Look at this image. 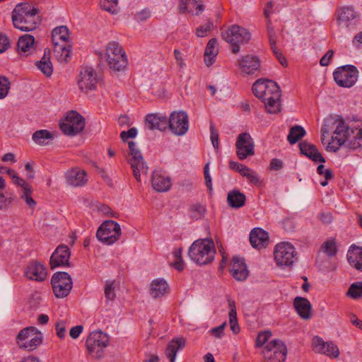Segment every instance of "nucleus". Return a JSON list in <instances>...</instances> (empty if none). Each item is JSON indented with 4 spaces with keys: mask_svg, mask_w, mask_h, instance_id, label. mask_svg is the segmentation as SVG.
Listing matches in <instances>:
<instances>
[{
    "mask_svg": "<svg viewBox=\"0 0 362 362\" xmlns=\"http://www.w3.org/2000/svg\"><path fill=\"white\" fill-rule=\"evenodd\" d=\"M40 332L34 327H28L21 329L16 337L17 343L25 342Z\"/></svg>",
    "mask_w": 362,
    "mask_h": 362,
    "instance_id": "79ce46f5",
    "label": "nucleus"
},
{
    "mask_svg": "<svg viewBox=\"0 0 362 362\" xmlns=\"http://www.w3.org/2000/svg\"><path fill=\"white\" fill-rule=\"evenodd\" d=\"M267 33L270 46L276 45L277 36L273 27L267 25Z\"/></svg>",
    "mask_w": 362,
    "mask_h": 362,
    "instance_id": "0e129e2a",
    "label": "nucleus"
},
{
    "mask_svg": "<svg viewBox=\"0 0 362 362\" xmlns=\"http://www.w3.org/2000/svg\"><path fill=\"white\" fill-rule=\"evenodd\" d=\"M106 61L109 68L114 71H124L128 64V59L123 47L117 42L107 44Z\"/></svg>",
    "mask_w": 362,
    "mask_h": 362,
    "instance_id": "39448f33",
    "label": "nucleus"
},
{
    "mask_svg": "<svg viewBox=\"0 0 362 362\" xmlns=\"http://www.w3.org/2000/svg\"><path fill=\"white\" fill-rule=\"evenodd\" d=\"M35 43V37L32 35L25 34L21 36L17 42L18 52H27L30 51V48Z\"/></svg>",
    "mask_w": 362,
    "mask_h": 362,
    "instance_id": "c9c22d12",
    "label": "nucleus"
},
{
    "mask_svg": "<svg viewBox=\"0 0 362 362\" xmlns=\"http://www.w3.org/2000/svg\"><path fill=\"white\" fill-rule=\"evenodd\" d=\"M226 326V322H225L222 325L211 329L210 332L215 337L221 338L224 334V329Z\"/></svg>",
    "mask_w": 362,
    "mask_h": 362,
    "instance_id": "69168bd1",
    "label": "nucleus"
},
{
    "mask_svg": "<svg viewBox=\"0 0 362 362\" xmlns=\"http://www.w3.org/2000/svg\"><path fill=\"white\" fill-rule=\"evenodd\" d=\"M339 26L349 29L354 28L360 21V15L353 6H342L335 11Z\"/></svg>",
    "mask_w": 362,
    "mask_h": 362,
    "instance_id": "dca6fc26",
    "label": "nucleus"
},
{
    "mask_svg": "<svg viewBox=\"0 0 362 362\" xmlns=\"http://www.w3.org/2000/svg\"><path fill=\"white\" fill-rule=\"evenodd\" d=\"M223 40L231 45V51L237 54L240 51V45L247 43L251 38L250 33L244 28L233 25L221 33Z\"/></svg>",
    "mask_w": 362,
    "mask_h": 362,
    "instance_id": "423d86ee",
    "label": "nucleus"
},
{
    "mask_svg": "<svg viewBox=\"0 0 362 362\" xmlns=\"http://www.w3.org/2000/svg\"><path fill=\"white\" fill-rule=\"evenodd\" d=\"M13 182L15 185H18V186H20L21 188H22V190H23L25 188H28L29 187H30L31 185L28 183L27 182H25V180H23V178L20 177L18 174L15 176H13Z\"/></svg>",
    "mask_w": 362,
    "mask_h": 362,
    "instance_id": "338daca9",
    "label": "nucleus"
},
{
    "mask_svg": "<svg viewBox=\"0 0 362 362\" xmlns=\"http://www.w3.org/2000/svg\"><path fill=\"white\" fill-rule=\"evenodd\" d=\"M306 132L303 127L299 125L292 127L287 136V139L291 144H295L301 139Z\"/></svg>",
    "mask_w": 362,
    "mask_h": 362,
    "instance_id": "58836bf2",
    "label": "nucleus"
},
{
    "mask_svg": "<svg viewBox=\"0 0 362 362\" xmlns=\"http://www.w3.org/2000/svg\"><path fill=\"white\" fill-rule=\"evenodd\" d=\"M217 46V40L216 38H212L209 40L208 42L206 47L205 48L204 55L206 57L209 58V63L206 65H211L214 63V59L218 54V49Z\"/></svg>",
    "mask_w": 362,
    "mask_h": 362,
    "instance_id": "ea45409f",
    "label": "nucleus"
},
{
    "mask_svg": "<svg viewBox=\"0 0 362 362\" xmlns=\"http://www.w3.org/2000/svg\"><path fill=\"white\" fill-rule=\"evenodd\" d=\"M358 74L355 66L349 64L337 68L333 73V77L339 86L351 88L357 81Z\"/></svg>",
    "mask_w": 362,
    "mask_h": 362,
    "instance_id": "9d476101",
    "label": "nucleus"
},
{
    "mask_svg": "<svg viewBox=\"0 0 362 362\" xmlns=\"http://www.w3.org/2000/svg\"><path fill=\"white\" fill-rule=\"evenodd\" d=\"M300 153L314 162L325 163V158L317 147L307 141H303L298 144Z\"/></svg>",
    "mask_w": 362,
    "mask_h": 362,
    "instance_id": "b1692460",
    "label": "nucleus"
},
{
    "mask_svg": "<svg viewBox=\"0 0 362 362\" xmlns=\"http://www.w3.org/2000/svg\"><path fill=\"white\" fill-rule=\"evenodd\" d=\"M262 354L266 362H284L287 356V348L280 339H274L269 341Z\"/></svg>",
    "mask_w": 362,
    "mask_h": 362,
    "instance_id": "4468645a",
    "label": "nucleus"
},
{
    "mask_svg": "<svg viewBox=\"0 0 362 362\" xmlns=\"http://www.w3.org/2000/svg\"><path fill=\"white\" fill-rule=\"evenodd\" d=\"M70 256L71 251L69 247L64 244L59 245L50 257V268L54 269L59 267H69Z\"/></svg>",
    "mask_w": 362,
    "mask_h": 362,
    "instance_id": "aec40b11",
    "label": "nucleus"
},
{
    "mask_svg": "<svg viewBox=\"0 0 362 362\" xmlns=\"http://www.w3.org/2000/svg\"><path fill=\"white\" fill-rule=\"evenodd\" d=\"M321 249L328 257L335 256L338 251L334 239L325 241L322 245Z\"/></svg>",
    "mask_w": 362,
    "mask_h": 362,
    "instance_id": "a18cd8bd",
    "label": "nucleus"
},
{
    "mask_svg": "<svg viewBox=\"0 0 362 362\" xmlns=\"http://www.w3.org/2000/svg\"><path fill=\"white\" fill-rule=\"evenodd\" d=\"M252 90L257 98L262 100L269 113L280 112L281 91L276 82L259 78L253 83Z\"/></svg>",
    "mask_w": 362,
    "mask_h": 362,
    "instance_id": "f03ea898",
    "label": "nucleus"
},
{
    "mask_svg": "<svg viewBox=\"0 0 362 362\" xmlns=\"http://www.w3.org/2000/svg\"><path fill=\"white\" fill-rule=\"evenodd\" d=\"M11 20L13 27L22 32L35 30L42 21L40 10L28 2L16 5L11 13Z\"/></svg>",
    "mask_w": 362,
    "mask_h": 362,
    "instance_id": "7ed1b4c3",
    "label": "nucleus"
},
{
    "mask_svg": "<svg viewBox=\"0 0 362 362\" xmlns=\"http://www.w3.org/2000/svg\"><path fill=\"white\" fill-rule=\"evenodd\" d=\"M228 306L230 308L229 311V323L230 326V329L234 334H238L240 331V328L238 323L237 319V313H236V307L235 303L233 300H228Z\"/></svg>",
    "mask_w": 362,
    "mask_h": 362,
    "instance_id": "e433bc0d",
    "label": "nucleus"
},
{
    "mask_svg": "<svg viewBox=\"0 0 362 362\" xmlns=\"http://www.w3.org/2000/svg\"><path fill=\"white\" fill-rule=\"evenodd\" d=\"M243 177H246L247 179L249 180L250 182L257 185L259 183V177L252 169L248 168V171H246L243 174Z\"/></svg>",
    "mask_w": 362,
    "mask_h": 362,
    "instance_id": "052dcab7",
    "label": "nucleus"
},
{
    "mask_svg": "<svg viewBox=\"0 0 362 362\" xmlns=\"http://www.w3.org/2000/svg\"><path fill=\"white\" fill-rule=\"evenodd\" d=\"M168 128L175 135L182 136L189 129V117L186 112H173L168 118Z\"/></svg>",
    "mask_w": 362,
    "mask_h": 362,
    "instance_id": "f3484780",
    "label": "nucleus"
},
{
    "mask_svg": "<svg viewBox=\"0 0 362 362\" xmlns=\"http://www.w3.org/2000/svg\"><path fill=\"white\" fill-rule=\"evenodd\" d=\"M229 272L235 280L238 281H245L249 275V271L245 259L238 256L233 257L230 261Z\"/></svg>",
    "mask_w": 362,
    "mask_h": 362,
    "instance_id": "412c9836",
    "label": "nucleus"
},
{
    "mask_svg": "<svg viewBox=\"0 0 362 362\" xmlns=\"http://www.w3.org/2000/svg\"><path fill=\"white\" fill-rule=\"evenodd\" d=\"M229 168L230 170L239 173L242 176L244 173L248 171V167L246 165L232 160L229 162Z\"/></svg>",
    "mask_w": 362,
    "mask_h": 362,
    "instance_id": "5fc2aeb1",
    "label": "nucleus"
},
{
    "mask_svg": "<svg viewBox=\"0 0 362 362\" xmlns=\"http://www.w3.org/2000/svg\"><path fill=\"white\" fill-rule=\"evenodd\" d=\"M98 82L97 74L93 68L90 66L81 68L78 80V86L81 91L88 92L95 90Z\"/></svg>",
    "mask_w": 362,
    "mask_h": 362,
    "instance_id": "6ab92c4d",
    "label": "nucleus"
},
{
    "mask_svg": "<svg viewBox=\"0 0 362 362\" xmlns=\"http://www.w3.org/2000/svg\"><path fill=\"white\" fill-rule=\"evenodd\" d=\"M14 198L13 197H7L0 192V210L7 209L13 202Z\"/></svg>",
    "mask_w": 362,
    "mask_h": 362,
    "instance_id": "4d7b16f0",
    "label": "nucleus"
},
{
    "mask_svg": "<svg viewBox=\"0 0 362 362\" xmlns=\"http://www.w3.org/2000/svg\"><path fill=\"white\" fill-rule=\"evenodd\" d=\"M59 127L65 135L75 136L83 130L85 119L76 111L71 110L67 113L64 121L60 122Z\"/></svg>",
    "mask_w": 362,
    "mask_h": 362,
    "instance_id": "9b49d317",
    "label": "nucleus"
},
{
    "mask_svg": "<svg viewBox=\"0 0 362 362\" xmlns=\"http://www.w3.org/2000/svg\"><path fill=\"white\" fill-rule=\"evenodd\" d=\"M153 188L159 192H167L171 187V181L168 177H165L158 173H153L151 178Z\"/></svg>",
    "mask_w": 362,
    "mask_h": 362,
    "instance_id": "2f4dec72",
    "label": "nucleus"
},
{
    "mask_svg": "<svg viewBox=\"0 0 362 362\" xmlns=\"http://www.w3.org/2000/svg\"><path fill=\"white\" fill-rule=\"evenodd\" d=\"M170 287L163 279H153L151 283L150 293L153 298L163 297L169 293Z\"/></svg>",
    "mask_w": 362,
    "mask_h": 362,
    "instance_id": "c756f323",
    "label": "nucleus"
},
{
    "mask_svg": "<svg viewBox=\"0 0 362 362\" xmlns=\"http://www.w3.org/2000/svg\"><path fill=\"white\" fill-rule=\"evenodd\" d=\"M51 284L54 296L58 298L66 297L73 286L71 276L65 272H58L53 274Z\"/></svg>",
    "mask_w": 362,
    "mask_h": 362,
    "instance_id": "ddd939ff",
    "label": "nucleus"
},
{
    "mask_svg": "<svg viewBox=\"0 0 362 362\" xmlns=\"http://www.w3.org/2000/svg\"><path fill=\"white\" fill-rule=\"evenodd\" d=\"M146 122L150 129L165 131L168 128V117L158 113L148 114L146 116Z\"/></svg>",
    "mask_w": 362,
    "mask_h": 362,
    "instance_id": "a878e982",
    "label": "nucleus"
},
{
    "mask_svg": "<svg viewBox=\"0 0 362 362\" xmlns=\"http://www.w3.org/2000/svg\"><path fill=\"white\" fill-rule=\"evenodd\" d=\"M346 296L353 299H358L362 296V281L352 284L347 292Z\"/></svg>",
    "mask_w": 362,
    "mask_h": 362,
    "instance_id": "49530a36",
    "label": "nucleus"
},
{
    "mask_svg": "<svg viewBox=\"0 0 362 362\" xmlns=\"http://www.w3.org/2000/svg\"><path fill=\"white\" fill-rule=\"evenodd\" d=\"M209 163H207L204 168V175L205 179L206 185L209 191H212V180L209 175Z\"/></svg>",
    "mask_w": 362,
    "mask_h": 362,
    "instance_id": "bf43d9fd",
    "label": "nucleus"
},
{
    "mask_svg": "<svg viewBox=\"0 0 362 362\" xmlns=\"http://www.w3.org/2000/svg\"><path fill=\"white\" fill-rule=\"evenodd\" d=\"M293 306L302 319L308 320L311 317L312 305L307 298L296 297L293 300Z\"/></svg>",
    "mask_w": 362,
    "mask_h": 362,
    "instance_id": "bb28decb",
    "label": "nucleus"
},
{
    "mask_svg": "<svg viewBox=\"0 0 362 362\" xmlns=\"http://www.w3.org/2000/svg\"><path fill=\"white\" fill-rule=\"evenodd\" d=\"M118 0H101L102 8L111 14H117L119 12Z\"/></svg>",
    "mask_w": 362,
    "mask_h": 362,
    "instance_id": "c03bdc74",
    "label": "nucleus"
},
{
    "mask_svg": "<svg viewBox=\"0 0 362 362\" xmlns=\"http://www.w3.org/2000/svg\"><path fill=\"white\" fill-rule=\"evenodd\" d=\"M108 344L109 336L100 330L90 333L86 341L88 353L98 359L103 356L104 349Z\"/></svg>",
    "mask_w": 362,
    "mask_h": 362,
    "instance_id": "6e6552de",
    "label": "nucleus"
},
{
    "mask_svg": "<svg viewBox=\"0 0 362 362\" xmlns=\"http://www.w3.org/2000/svg\"><path fill=\"white\" fill-rule=\"evenodd\" d=\"M105 297L107 300H113L116 298L115 281H107L104 287Z\"/></svg>",
    "mask_w": 362,
    "mask_h": 362,
    "instance_id": "de8ad7c7",
    "label": "nucleus"
},
{
    "mask_svg": "<svg viewBox=\"0 0 362 362\" xmlns=\"http://www.w3.org/2000/svg\"><path fill=\"white\" fill-rule=\"evenodd\" d=\"M56 334L59 338L63 339L66 334V326L63 321L58 322L55 325Z\"/></svg>",
    "mask_w": 362,
    "mask_h": 362,
    "instance_id": "e2e57ef3",
    "label": "nucleus"
},
{
    "mask_svg": "<svg viewBox=\"0 0 362 362\" xmlns=\"http://www.w3.org/2000/svg\"><path fill=\"white\" fill-rule=\"evenodd\" d=\"M274 256L279 267H291L298 259L295 247L286 242L280 243L275 246Z\"/></svg>",
    "mask_w": 362,
    "mask_h": 362,
    "instance_id": "1a4fd4ad",
    "label": "nucleus"
},
{
    "mask_svg": "<svg viewBox=\"0 0 362 362\" xmlns=\"http://www.w3.org/2000/svg\"><path fill=\"white\" fill-rule=\"evenodd\" d=\"M250 242L254 248L265 247L269 243L268 233L259 228H254L250 234Z\"/></svg>",
    "mask_w": 362,
    "mask_h": 362,
    "instance_id": "393cba45",
    "label": "nucleus"
},
{
    "mask_svg": "<svg viewBox=\"0 0 362 362\" xmlns=\"http://www.w3.org/2000/svg\"><path fill=\"white\" fill-rule=\"evenodd\" d=\"M128 146L129 149V154L132 156L128 160L133 171V175L138 182H140L141 173L146 174L148 171V166L144 160L141 153L136 148V143L134 141H129Z\"/></svg>",
    "mask_w": 362,
    "mask_h": 362,
    "instance_id": "2eb2a0df",
    "label": "nucleus"
},
{
    "mask_svg": "<svg viewBox=\"0 0 362 362\" xmlns=\"http://www.w3.org/2000/svg\"><path fill=\"white\" fill-rule=\"evenodd\" d=\"M214 26V23L211 21H208L204 25H200L196 30V35L197 37H205L207 33L211 30Z\"/></svg>",
    "mask_w": 362,
    "mask_h": 362,
    "instance_id": "3c124183",
    "label": "nucleus"
},
{
    "mask_svg": "<svg viewBox=\"0 0 362 362\" xmlns=\"http://www.w3.org/2000/svg\"><path fill=\"white\" fill-rule=\"evenodd\" d=\"M24 274L28 279L43 281L46 279L47 273L43 264L32 261L28 264Z\"/></svg>",
    "mask_w": 362,
    "mask_h": 362,
    "instance_id": "4be33fe9",
    "label": "nucleus"
},
{
    "mask_svg": "<svg viewBox=\"0 0 362 362\" xmlns=\"http://www.w3.org/2000/svg\"><path fill=\"white\" fill-rule=\"evenodd\" d=\"M36 66L46 76H50L52 74L53 67L50 60L49 50H45L44 56L39 62H37Z\"/></svg>",
    "mask_w": 362,
    "mask_h": 362,
    "instance_id": "f704fd0d",
    "label": "nucleus"
},
{
    "mask_svg": "<svg viewBox=\"0 0 362 362\" xmlns=\"http://www.w3.org/2000/svg\"><path fill=\"white\" fill-rule=\"evenodd\" d=\"M216 254L214 243L212 239H199L195 240L189 248L188 255L199 265L211 263Z\"/></svg>",
    "mask_w": 362,
    "mask_h": 362,
    "instance_id": "20e7f679",
    "label": "nucleus"
},
{
    "mask_svg": "<svg viewBox=\"0 0 362 362\" xmlns=\"http://www.w3.org/2000/svg\"><path fill=\"white\" fill-rule=\"evenodd\" d=\"M137 134V129L135 127L130 128L128 131H122L120 133V138L125 142L128 139H134Z\"/></svg>",
    "mask_w": 362,
    "mask_h": 362,
    "instance_id": "6e6d98bb",
    "label": "nucleus"
},
{
    "mask_svg": "<svg viewBox=\"0 0 362 362\" xmlns=\"http://www.w3.org/2000/svg\"><path fill=\"white\" fill-rule=\"evenodd\" d=\"M271 336L272 333L270 331H263L259 332L256 339L255 346H262L269 340Z\"/></svg>",
    "mask_w": 362,
    "mask_h": 362,
    "instance_id": "603ef678",
    "label": "nucleus"
},
{
    "mask_svg": "<svg viewBox=\"0 0 362 362\" xmlns=\"http://www.w3.org/2000/svg\"><path fill=\"white\" fill-rule=\"evenodd\" d=\"M322 136L333 132L327 150L337 152L341 146L347 142L348 148L355 150L362 148V128H350L341 116L329 115L324 120L321 128Z\"/></svg>",
    "mask_w": 362,
    "mask_h": 362,
    "instance_id": "f257e3e1",
    "label": "nucleus"
},
{
    "mask_svg": "<svg viewBox=\"0 0 362 362\" xmlns=\"http://www.w3.org/2000/svg\"><path fill=\"white\" fill-rule=\"evenodd\" d=\"M312 346L314 351L316 353H326L324 349L325 347H327V349H332L331 350L332 351H334V354H336L335 356H339V350L338 346L332 341H325L320 337L315 336L313 337Z\"/></svg>",
    "mask_w": 362,
    "mask_h": 362,
    "instance_id": "7c9ffc66",
    "label": "nucleus"
},
{
    "mask_svg": "<svg viewBox=\"0 0 362 362\" xmlns=\"http://www.w3.org/2000/svg\"><path fill=\"white\" fill-rule=\"evenodd\" d=\"M334 56V51L329 49L327 53L320 59V64L322 66H327L329 64Z\"/></svg>",
    "mask_w": 362,
    "mask_h": 362,
    "instance_id": "680f3d73",
    "label": "nucleus"
},
{
    "mask_svg": "<svg viewBox=\"0 0 362 362\" xmlns=\"http://www.w3.org/2000/svg\"><path fill=\"white\" fill-rule=\"evenodd\" d=\"M185 345V339L182 337L172 339L169 341L165 349V355L169 358L170 362H175L177 351L182 349Z\"/></svg>",
    "mask_w": 362,
    "mask_h": 362,
    "instance_id": "473e14b6",
    "label": "nucleus"
},
{
    "mask_svg": "<svg viewBox=\"0 0 362 362\" xmlns=\"http://www.w3.org/2000/svg\"><path fill=\"white\" fill-rule=\"evenodd\" d=\"M189 211L191 218L199 220L205 216L206 209L205 205L197 202L189 206Z\"/></svg>",
    "mask_w": 362,
    "mask_h": 362,
    "instance_id": "a19ab883",
    "label": "nucleus"
},
{
    "mask_svg": "<svg viewBox=\"0 0 362 362\" xmlns=\"http://www.w3.org/2000/svg\"><path fill=\"white\" fill-rule=\"evenodd\" d=\"M238 66L242 72L253 74L260 67V59L257 56L247 54L238 60Z\"/></svg>",
    "mask_w": 362,
    "mask_h": 362,
    "instance_id": "5701e85b",
    "label": "nucleus"
},
{
    "mask_svg": "<svg viewBox=\"0 0 362 362\" xmlns=\"http://www.w3.org/2000/svg\"><path fill=\"white\" fill-rule=\"evenodd\" d=\"M10 81L4 76H0V99L4 98L10 89Z\"/></svg>",
    "mask_w": 362,
    "mask_h": 362,
    "instance_id": "8fccbe9b",
    "label": "nucleus"
},
{
    "mask_svg": "<svg viewBox=\"0 0 362 362\" xmlns=\"http://www.w3.org/2000/svg\"><path fill=\"white\" fill-rule=\"evenodd\" d=\"M347 259L353 267L362 272V247L351 245L347 253Z\"/></svg>",
    "mask_w": 362,
    "mask_h": 362,
    "instance_id": "c85d7f7f",
    "label": "nucleus"
},
{
    "mask_svg": "<svg viewBox=\"0 0 362 362\" xmlns=\"http://www.w3.org/2000/svg\"><path fill=\"white\" fill-rule=\"evenodd\" d=\"M52 137V134L47 129H41L35 132L33 134L32 139L36 144L44 145L47 144L45 142L47 139H50Z\"/></svg>",
    "mask_w": 362,
    "mask_h": 362,
    "instance_id": "37998d69",
    "label": "nucleus"
},
{
    "mask_svg": "<svg viewBox=\"0 0 362 362\" xmlns=\"http://www.w3.org/2000/svg\"><path fill=\"white\" fill-rule=\"evenodd\" d=\"M69 37V31L66 25H61L53 29L52 32V40L54 45V53L58 57V54L61 52L59 56L61 60L68 62L71 49L65 45H59L58 40L65 42Z\"/></svg>",
    "mask_w": 362,
    "mask_h": 362,
    "instance_id": "f8f14e48",
    "label": "nucleus"
},
{
    "mask_svg": "<svg viewBox=\"0 0 362 362\" xmlns=\"http://www.w3.org/2000/svg\"><path fill=\"white\" fill-rule=\"evenodd\" d=\"M210 138L211 140L212 145L214 148L217 150L219 148V142H218V132L217 129L215 128L214 124L211 123L210 124Z\"/></svg>",
    "mask_w": 362,
    "mask_h": 362,
    "instance_id": "864d4df0",
    "label": "nucleus"
},
{
    "mask_svg": "<svg viewBox=\"0 0 362 362\" xmlns=\"http://www.w3.org/2000/svg\"><path fill=\"white\" fill-rule=\"evenodd\" d=\"M23 191V193L21 194V198L25 202L29 208L34 209L36 206L37 203L31 197L33 193L32 186L24 189Z\"/></svg>",
    "mask_w": 362,
    "mask_h": 362,
    "instance_id": "09e8293b",
    "label": "nucleus"
},
{
    "mask_svg": "<svg viewBox=\"0 0 362 362\" xmlns=\"http://www.w3.org/2000/svg\"><path fill=\"white\" fill-rule=\"evenodd\" d=\"M83 327L82 325H76L73 327L69 332V335L72 339H77L83 332Z\"/></svg>",
    "mask_w": 362,
    "mask_h": 362,
    "instance_id": "774afa93",
    "label": "nucleus"
},
{
    "mask_svg": "<svg viewBox=\"0 0 362 362\" xmlns=\"http://www.w3.org/2000/svg\"><path fill=\"white\" fill-rule=\"evenodd\" d=\"M42 342V337L41 332H39L34 337H32L25 342H18V346L21 349H24L28 351H33Z\"/></svg>",
    "mask_w": 362,
    "mask_h": 362,
    "instance_id": "4c0bfd02",
    "label": "nucleus"
},
{
    "mask_svg": "<svg viewBox=\"0 0 362 362\" xmlns=\"http://www.w3.org/2000/svg\"><path fill=\"white\" fill-rule=\"evenodd\" d=\"M236 154L240 160L255 155V144L250 134L247 132L240 134L235 142Z\"/></svg>",
    "mask_w": 362,
    "mask_h": 362,
    "instance_id": "a211bd4d",
    "label": "nucleus"
},
{
    "mask_svg": "<svg viewBox=\"0 0 362 362\" xmlns=\"http://www.w3.org/2000/svg\"><path fill=\"white\" fill-rule=\"evenodd\" d=\"M245 195L238 189H233L228 193L227 202L230 207L239 209L245 206Z\"/></svg>",
    "mask_w": 362,
    "mask_h": 362,
    "instance_id": "72a5a7b5",
    "label": "nucleus"
},
{
    "mask_svg": "<svg viewBox=\"0 0 362 362\" xmlns=\"http://www.w3.org/2000/svg\"><path fill=\"white\" fill-rule=\"evenodd\" d=\"M121 234V228L117 222L106 220L98 228L96 238L102 243L111 245L119 240Z\"/></svg>",
    "mask_w": 362,
    "mask_h": 362,
    "instance_id": "0eeeda50",
    "label": "nucleus"
},
{
    "mask_svg": "<svg viewBox=\"0 0 362 362\" xmlns=\"http://www.w3.org/2000/svg\"><path fill=\"white\" fill-rule=\"evenodd\" d=\"M10 47V40L8 37L3 33H0V53L6 52Z\"/></svg>",
    "mask_w": 362,
    "mask_h": 362,
    "instance_id": "13d9d810",
    "label": "nucleus"
},
{
    "mask_svg": "<svg viewBox=\"0 0 362 362\" xmlns=\"http://www.w3.org/2000/svg\"><path fill=\"white\" fill-rule=\"evenodd\" d=\"M66 182L72 186H83L87 182L86 173L78 168H72L66 173Z\"/></svg>",
    "mask_w": 362,
    "mask_h": 362,
    "instance_id": "cd10ccee",
    "label": "nucleus"
}]
</instances>
